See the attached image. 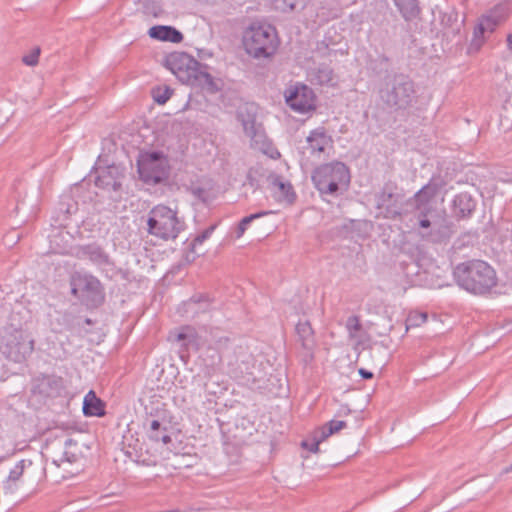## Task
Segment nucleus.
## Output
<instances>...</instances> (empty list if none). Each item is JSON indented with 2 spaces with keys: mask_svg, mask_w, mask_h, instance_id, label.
<instances>
[{
  "mask_svg": "<svg viewBox=\"0 0 512 512\" xmlns=\"http://www.w3.org/2000/svg\"><path fill=\"white\" fill-rule=\"evenodd\" d=\"M243 128L247 136L253 138L256 136L255 120H243Z\"/></svg>",
  "mask_w": 512,
  "mask_h": 512,
  "instance_id": "nucleus-43",
  "label": "nucleus"
},
{
  "mask_svg": "<svg viewBox=\"0 0 512 512\" xmlns=\"http://www.w3.org/2000/svg\"><path fill=\"white\" fill-rule=\"evenodd\" d=\"M285 394H286V395H288V394H289V386H286Z\"/></svg>",
  "mask_w": 512,
  "mask_h": 512,
  "instance_id": "nucleus-55",
  "label": "nucleus"
},
{
  "mask_svg": "<svg viewBox=\"0 0 512 512\" xmlns=\"http://www.w3.org/2000/svg\"><path fill=\"white\" fill-rule=\"evenodd\" d=\"M345 326H346V329H347L350 337H356L357 333L362 328L360 319L356 315H352V316L348 317Z\"/></svg>",
  "mask_w": 512,
  "mask_h": 512,
  "instance_id": "nucleus-40",
  "label": "nucleus"
},
{
  "mask_svg": "<svg viewBox=\"0 0 512 512\" xmlns=\"http://www.w3.org/2000/svg\"><path fill=\"white\" fill-rule=\"evenodd\" d=\"M346 427L347 423L345 421L331 420L318 429L320 433V440H326L331 435Z\"/></svg>",
  "mask_w": 512,
  "mask_h": 512,
  "instance_id": "nucleus-32",
  "label": "nucleus"
},
{
  "mask_svg": "<svg viewBox=\"0 0 512 512\" xmlns=\"http://www.w3.org/2000/svg\"><path fill=\"white\" fill-rule=\"evenodd\" d=\"M350 178L349 168L340 161L320 164L311 174L313 185L321 195L338 196L347 190Z\"/></svg>",
  "mask_w": 512,
  "mask_h": 512,
  "instance_id": "nucleus-4",
  "label": "nucleus"
},
{
  "mask_svg": "<svg viewBox=\"0 0 512 512\" xmlns=\"http://www.w3.org/2000/svg\"><path fill=\"white\" fill-rule=\"evenodd\" d=\"M162 374H164V371H162ZM162 376H163V375H161V376L158 378V381H162V379H161V377H162ZM163 382H164V384H168V382H169V381H168L167 379H164V380H163Z\"/></svg>",
  "mask_w": 512,
  "mask_h": 512,
  "instance_id": "nucleus-49",
  "label": "nucleus"
},
{
  "mask_svg": "<svg viewBox=\"0 0 512 512\" xmlns=\"http://www.w3.org/2000/svg\"><path fill=\"white\" fill-rule=\"evenodd\" d=\"M511 11V3L509 1H502L482 15L474 28L469 51H479L485 42V33H493L498 25L507 20Z\"/></svg>",
  "mask_w": 512,
  "mask_h": 512,
  "instance_id": "nucleus-8",
  "label": "nucleus"
},
{
  "mask_svg": "<svg viewBox=\"0 0 512 512\" xmlns=\"http://www.w3.org/2000/svg\"><path fill=\"white\" fill-rule=\"evenodd\" d=\"M40 48L39 47H35L30 54L28 55H25L23 56L22 58V61L25 65L27 66H36L38 64V61H39V56H40Z\"/></svg>",
  "mask_w": 512,
  "mask_h": 512,
  "instance_id": "nucleus-42",
  "label": "nucleus"
},
{
  "mask_svg": "<svg viewBox=\"0 0 512 512\" xmlns=\"http://www.w3.org/2000/svg\"><path fill=\"white\" fill-rule=\"evenodd\" d=\"M207 352H213L210 356L208 366L214 367L222 362V353L230 346L231 340L228 336L220 334L218 329H211L209 338L206 340Z\"/></svg>",
  "mask_w": 512,
  "mask_h": 512,
  "instance_id": "nucleus-15",
  "label": "nucleus"
},
{
  "mask_svg": "<svg viewBox=\"0 0 512 512\" xmlns=\"http://www.w3.org/2000/svg\"><path fill=\"white\" fill-rule=\"evenodd\" d=\"M32 466V461L22 459L9 471L7 478L2 483L4 495H14L23 485L24 471Z\"/></svg>",
  "mask_w": 512,
  "mask_h": 512,
  "instance_id": "nucleus-16",
  "label": "nucleus"
},
{
  "mask_svg": "<svg viewBox=\"0 0 512 512\" xmlns=\"http://www.w3.org/2000/svg\"><path fill=\"white\" fill-rule=\"evenodd\" d=\"M416 210L418 211V224L421 228L428 229L431 227L433 228V220H429L427 218V215L429 212H431L432 207H427V210L424 209V206L421 205H415Z\"/></svg>",
  "mask_w": 512,
  "mask_h": 512,
  "instance_id": "nucleus-38",
  "label": "nucleus"
},
{
  "mask_svg": "<svg viewBox=\"0 0 512 512\" xmlns=\"http://www.w3.org/2000/svg\"><path fill=\"white\" fill-rule=\"evenodd\" d=\"M168 340L171 342L180 343L181 347L186 351H188L190 347H194V345H196L195 332L189 326L182 327L179 331H171L169 333Z\"/></svg>",
  "mask_w": 512,
  "mask_h": 512,
  "instance_id": "nucleus-28",
  "label": "nucleus"
},
{
  "mask_svg": "<svg viewBox=\"0 0 512 512\" xmlns=\"http://www.w3.org/2000/svg\"><path fill=\"white\" fill-rule=\"evenodd\" d=\"M333 142L324 127H318L310 131L306 138V146L304 149L310 153L311 156L318 159L325 152L326 148Z\"/></svg>",
  "mask_w": 512,
  "mask_h": 512,
  "instance_id": "nucleus-17",
  "label": "nucleus"
},
{
  "mask_svg": "<svg viewBox=\"0 0 512 512\" xmlns=\"http://www.w3.org/2000/svg\"><path fill=\"white\" fill-rule=\"evenodd\" d=\"M323 441L324 440H320V433L318 430H316L314 432L313 440L312 441L304 440V441H302L301 446L312 453H316L319 450L320 443Z\"/></svg>",
  "mask_w": 512,
  "mask_h": 512,
  "instance_id": "nucleus-41",
  "label": "nucleus"
},
{
  "mask_svg": "<svg viewBox=\"0 0 512 512\" xmlns=\"http://www.w3.org/2000/svg\"><path fill=\"white\" fill-rule=\"evenodd\" d=\"M314 80L320 85L332 84L334 80L333 69L325 64L320 65L313 73Z\"/></svg>",
  "mask_w": 512,
  "mask_h": 512,
  "instance_id": "nucleus-31",
  "label": "nucleus"
},
{
  "mask_svg": "<svg viewBox=\"0 0 512 512\" xmlns=\"http://www.w3.org/2000/svg\"><path fill=\"white\" fill-rule=\"evenodd\" d=\"M287 105L294 111L306 113L315 109L313 90L305 84H297L285 93Z\"/></svg>",
  "mask_w": 512,
  "mask_h": 512,
  "instance_id": "nucleus-12",
  "label": "nucleus"
},
{
  "mask_svg": "<svg viewBox=\"0 0 512 512\" xmlns=\"http://www.w3.org/2000/svg\"><path fill=\"white\" fill-rule=\"evenodd\" d=\"M235 363H230L231 366H235L232 373L236 378L241 377L248 382H260L262 379L254 375V357L252 353L248 351V348L243 345H239L234 350Z\"/></svg>",
  "mask_w": 512,
  "mask_h": 512,
  "instance_id": "nucleus-13",
  "label": "nucleus"
},
{
  "mask_svg": "<svg viewBox=\"0 0 512 512\" xmlns=\"http://www.w3.org/2000/svg\"><path fill=\"white\" fill-rule=\"evenodd\" d=\"M137 168L139 178L148 185L163 183L169 177V162L162 152L140 154Z\"/></svg>",
  "mask_w": 512,
  "mask_h": 512,
  "instance_id": "nucleus-10",
  "label": "nucleus"
},
{
  "mask_svg": "<svg viewBox=\"0 0 512 512\" xmlns=\"http://www.w3.org/2000/svg\"><path fill=\"white\" fill-rule=\"evenodd\" d=\"M71 442H72V439H70V438H69V439H67V440L65 441V445L67 446V445L71 444Z\"/></svg>",
  "mask_w": 512,
  "mask_h": 512,
  "instance_id": "nucleus-52",
  "label": "nucleus"
},
{
  "mask_svg": "<svg viewBox=\"0 0 512 512\" xmlns=\"http://www.w3.org/2000/svg\"><path fill=\"white\" fill-rule=\"evenodd\" d=\"M55 336L56 341L60 345V349H57L55 346L51 348L53 350L51 354L55 358H66L69 354H71V343L66 335H62L61 333H57Z\"/></svg>",
  "mask_w": 512,
  "mask_h": 512,
  "instance_id": "nucleus-33",
  "label": "nucleus"
},
{
  "mask_svg": "<svg viewBox=\"0 0 512 512\" xmlns=\"http://www.w3.org/2000/svg\"><path fill=\"white\" fill-rule=\"evenodd\" d=\"M207 402L210 403V404L211 403H216L215 400L213 398H211V397L207 398Z\"/></svg>",
  "mask_w": 512,
  "mask_h": 512,
  "instance_id": "nucleus-50",
  "label": "nucleus"
},
{
  "mask_svg": "<svg viewBox=\"0 0 512 512\" xmlns=\"http://www.w3.org/2000/svg\"><path fill=\"white\" fill-rule=\"evenodd\" d=\"M380 59H381V62H388L389 61V58L387 56H385V55H381Z\"/></svg>",
  "mask_w": 512,
  "mask_h": 512,
  "instance_id": "nucleus-47",
  "label": "nucleus"
},
{
  "mask_svg": "<svg viewBox=\"0 0 512 512\" xmlns=\"http://www.w3.org/2000/svg\"><path fill=\"white\" fill-rule=\"evenodd\" d=\"M421 318H422V321H423V322H424V321H426V319H427L426 314H421Z\"/></svg>",
  "mask_w": 512,
  "mask_h": 512,
  "instance_id": "nucleus-51",
  "label": "nucleus"
},
{
  "mask_svg": "<svg viewBox=\"0 0 512 512\" xmlns=\"http://www.w3.org/2000/svg\"><path fill=\"white\" fill-rule=\"evenodd\" d=\"M213 355V352H207V348L204 351V361L206 362V365L208 366V363L210 362V356Z\"/></svg>",
  "mask_w": 512,
  "mask_h": 512,
  "instance_id": "nucleus-45",
  "label": "nucleus"
},
{
  "mask_svg": "<svg viewBox=\"0 0 512 512\" xmlns=\"http://www.w3.org/2000/svg\"><path fill=\"white\" fill-rule=\"evenodd\" d=\"M105 402L90 390L83 399V414L87 417H103L106 414Z\"/></svg>",
  "mask_w": 512,
  "mask_h": 512,
  "instance_id": "nucleus-23",
  "label": "nucleus"
},
{
  "mask_svg": "<svg viewBox=\"0 0 512 512\" xmlns=\"http://www.w3.org/2000/svg\"><path fill=\"white\" fill-rule=\"evenodd\" d=\"M53 463H54L57 467H59V466H60V463H59L57 460H54V461H53Z\"/></svg>",
  "mask_w": 512,
  "mask_h": 512,
  "instance_id": "nucleus-54",
  "label": "nucleus"
},
{
  "mask_svg": "<svg viewBox=\"0 0 512 512\" xmlns=\"http://www.w3.org/2000/svg\"><path fill=\"white\" fill-rule=\"evenodd\" d=\"M84 322H85L86 324H88V325L92 323V322H91V320H90L89 318H86V319L84 320Z\"/></svg>",
  "mask_w": 512,
  "mask_h": 512,
  "instance_id": "nucleus-53",
  "label": "nucleus"
},
{
  "mask_svg": "<svg viewBox=\"0 0 512 512\" xmlns=\"http://www.w3.org/2000/svg\"><path fill=\"white\" fill-rule=\"evenodd\" d=\"M379 98L392 110H406L417 102L415 83L406 74H387L379 89Z\"/></svg>",
  "mask_w": 512,
  "mask_h": 512,
  "instance_id": "nucleus-3",
  "label": "nucleus"
},
{
  "mask_svg": "<svg viewBox=\"0 0 512 512\" xmlns=\"http://www.w3.org/2000/svg\"><path fill=\"white\" fill-rule=\"evenodd\" d=\"M507 46L509 50H512V33L507 36Z\"/></svg>",
  "mask_w": 512,
  "mask_h": 512,
  "instance_id": "nucleus-46",
  "label": "nucleus"
},
{
  "mask_svg": "<svg viewBox=\"0 0 512 512\" xmlns=\"http://www.w3.org/2000/svg\"><path fill=\"white\" fill-rule=\"evenodd\" d=\"M205 394L216 396L217 392L216 391H207V390H205Z\"/></svg>",
  "mask_w": 512,
  "mask_h": 512,
  "instance_id": "nucleus-48",
  "label": "nucleus"
},
{
  "mask_svg": "<svg viewBox=\"0 0 512 512\" xmlns=\"http://www.w3.org/2000/svg\"><path fill=\"white\" fill-rule=\"evenodd\" d=\"M405 20L414 19L419 13L417 0H393Z\"/></svg>",
  "mask_w": 512,
  "mask_h": 512,
  "instance_id": "nucleus-29",
  "label": "nucleus"
},
{
  "mask_svg": "<svg viewBox=\"0 0 512 512\" xmlns=\"http://www.w3.org/2000/svg\"><path fill=\"white\" fill-rule=\"evenodd\" d=\"M184 305L195 313L206 312L210 307V299L207 295L195 294L189 298Z\"/></svg>",
  "mask_w": 512,
  "mask_h": 512,
  "instance_id": "nucleus-30",
  "label": "nucleus"
},
{
  "mask_svg": "<svg viewBox=\"0 0 512 512\" xmlns=\"http://www.w3.org/2000/svg\"><path fill=\"white\" fill-rule=\"evenodd\" d=\"M71 293L88 308H97L105 301L100 280L88 273H75L71 277Z\"/></svg>",
  "mask_w": 512,
  "mask_h": 512,
  "instance_id": "nucleus-9",
  "label": "nucleus"
},
{
  "mask_svg": "<svg viewBox=\"0 0 512 512\" xmlns=\"http://www.w3.org/2000/svg\"><path fill=\"white\" fill-rule=\"evenodd\" d=\"M274 185L278 188L280 195L284 200L288 202L294 201L296 195L293 191L292 185L289 182H283L280 179H276L274 181Z\"/></svg>",
  "mask_w": 512,
  "mask_h": 512,
  "instance_id": "nucleus-36",
  "label": "nucleus"
},
{
  "mask_svg": "<svg viewBox=\"0 0 512 512\" xmlns=\"http://www.w3.org/2000/svg\"><path fill=\"white\" fill-rule=\"evenodd\" d=\"M80 252L83 257L88 258L98 266L108 265L110 263L109 255L96 243L82 246Z\"/></svg>",
  "mask_w": 512,
  "mask_h": 512,
  "instance_id": "nucleus-27",
  "label": "nucleus"
},
{
  "mask_svg": "<svg viewBox=\"0 0 512 512\" xmlns=\"http://www.w3.org/2000/svg\"><path fill=\"white\" fill-rule=\"evenodd\" d=\"M404 197L396 183L386 182L382 189L375 194V207L385 218L395 219L402 214Z\"/></svg>",
  "mask_w": 512,
  "mask_h": 512,
  "instance_id": "nucleus-11",
  "label": "nucleus"
},
{
  "mask_svg": "<svg viewBox=\"0 0 512 512\" xmlns=\"http://www.w3.org/2000/svg\"><path fill=\"white\" fill-rule=\"evenodd\" d=\"M150 416L146 418L144 426L147 428L148 437L154 442H162L167 444L171 442V437L168 434V429L165 423L160 420L159 416H154L152 411L149 412Z\"/></svg>",
  "mask_w": 512,
  "mask_h": 512,
  "instance_id": "nucleus-21",
  "label": "nucleus"
},
{
  "mask_svg": "<svg viewBox=\"0 0 512 512\" xmlns=\"http://www.w3.org/2000/svg\"><path fill=\"white\" fill-rule=\"evenodd\" d=\"M166 67L184 84L201 87L214 93L219 90L208 66L185 52H174L166 57Z\"/></svg>",
  "mask_w": 512,
  "mask_h": 512,
  "instance_id": "nucleus-2",
  "label": "nucleus"
},
{
  "mask_svg": "<svg viewBox=\"0 0 512 512\" xmlns=\"http://www.w3.org/2000/svg\"><path fill=\"white\" fill-rule=\"evenodd\" d=\"M146 224L147 233L163 241L175 240L186 227L178 211L164 204H158L148 212Z\"/></svg>",
  "mask_w": 512,
  "mask_h": 512,
  "instance_id": "nucleus-5",
  "label": "nucleus"
},
{
  "mask_svg": "<svg viewBox=\"0 0 512 512\" xmlns=\"http://www.w3.org/2000/svg\"><path fill=\"white\" fill-rule=\"evenodd\" d=\"M33 350L34 341L25 330L7 325L0 331V352L6 359L22 363Z\"/></svg>",
  "mask_w": 512,
  "mask_h": 512,
  "instance_id": "nucleus-7",
  "label": "nucleus"
},
{
  "mask_svg": "<svg viewBox=\"0 0 512 512\" xmlns=\"http://www.w3.org/2000/svg\"><path fill=\"white\" fill-rule=\"evenodd\" d=\"M511 470H512V463H511V466L506 471L508 472V471H511Z\"/></svg>",
  "mask_w": 512,
  "mask_h": 512,
  "instance_id": "nucleus-56",
  "label": "nucleus"
},
{
  "mask_svg": "<svg viewBox=\"0 0 512 512\" xmlns=\"http://www.w3.org/2000/svg\"><path fill=\"white\" fill-rule=\"evenodd\" d=\"M49 325L53 332L62 333L80 326L79 317L70 311L54 310L49 313Z\"/></svg>",
  "mask_w": 512,
  "mask_h": 512,
  "instance_id": "nucleus-19",
  "label": "nucleus"
},
{
  "mask_svg": "<svg viewBox=\"0 0 512 512\" xmlns=\"http://www.w3.org/2000/svg\"><path fill=\"white\" fill-rule=\"evenodd\" d=\"M215 229V226L212 225L208 228H206L203 232H201L199 235H197L193 241L191 242L190 244V250L191 252L193 253H197L199 255V253L196 251V247L198 245H201L204 241H206L210 236L211 234L213 233Z\"/></svg>",
  "mask_w": 512,
  "mask_h": 512,
  "instance_id": "nucleus-39",
  "label": "nucleus"
},
{
  "mask_svg": "<svg viewBox=\"0 0 512 512\" xmlns=\"http://www.w3.org/2000/svg\"><path fill=\"white\" fill-rule=\"evenodd\" d=\"M296 333L301 342L302 347L308 352V356L312 358V351L315 347L314 331L309 321H300L296 325Z\"/></svg>",
  "mask_w": 512,
  "mask_h": 512,
  "instance_id": "nucleus-26",
  "label": "nucleus"
},
{
  "mask_svg": "<svg viewBox=\"0 0 512 512\" xmlns=\"http://www.w3.org/2000/svg\"><path fill=\"white\" fill-rule=\"evenodd\" d=\"M358 373L362 377V379H364V380H370V379L373 378V373L371 371H368V370L364 369V368H360L358 370Z\"/></svg>",
  "mask_w": 512,
  "mask_h": 512,
  "instance_id": "nucleus-44",
  "label": "nucleus"
},
{
  "mask_svg": "<svg viewBox=\"0 0 512 512\" xmlns=\"http://www.w3.org/2000/svg\"><path fill=\"white\" fill-rule=\"evenodd\" d=\"M457 285L474 295H486L497 286L498 278L494 268L479 259L459 263L453 270Z\"/></svg>",
  "mask_w": 512,
  "mask_h": 512,
  "instance_id": "nucleus-1",
  "label": "nucleus"
},
{
  "mask_svg": "<svg viewBox=\"0 0 512 512\" xmlns=\"http://www.w3.org/2000/svg\"><path fill=\"white\" fill-rule=\"evenodd\" d=\"M270 213H271L270 211H260V212H257V213H254V214H251L249 216H246V217L242 218L241 221L238 224V228H237V231H236V237L240 238L245 233V231L247 230L248 225L252 221H254V220L258 219V218H261V217H263L265 215H268Z\"/></svg>",
  "mask_w": 512,
  "mask_h": 512,
  "instance_id": "nucleus-35",
  "label": "nucleus"
},
{
  "mask_svg": "<svg viewBox=\"0 0 512 512\" xmlns=\"http://www.w3.org/2000/svg\"><path fill=\"white\" fill-rule=\"evenodd\" d=\"M151 94L153 100L159 104L164 105L172 96L173 90L169 86H157L152 88Z\"/></svg>",
  "mask_w": 512,
  "mask_h": 512,
  "instance_id": "nucleus-34",
  "label": "nucleus"
},
{
  "mask_svg": "<svg viewBox=\"0 0 512 512\" xmlns=\"http://www.w3.org/2000/svg\"><path fill=\"white\" fill-rule=\"evenodd\" d=\"M511 470H512V463H511V466L506 471L508 472V471H511Z\"/></svg>",
  "mask_w": 512,
  "mask_h": 512,
  "instance_id": "nucleus-57",
  "label": "nucleus"
},
{
  "mask_svg": "<svg viewBox=\"0 0 512 512\" xmlns=\"http://www.w3.org/2000/svg\"><path fill=\"white\" fill-rule=\"evenodd\" d=\"M256 431L255 421L249 416L238 415L228 428V433L236 443H245Z\"/></svg>",
  "mask_w": 512,
  "mask_h": 512,
  "instance_id": "nucleus-18",
  "label": "nucleus"
},
{
  "mask_svg": "<svg viewBox=\"0 0 512 512\" xmlns=\"http://www.w3.org/2000/svg\"><path fill=\"white\" fill-rule=\"evenodd\" d=\"M476 209V200L467 192L455 195L452 201V212L458 219L471 217Z\"/></svg>",
  "mask_w": 512,
  "mask_h": 512,
  "instance_id": "nucleus-22",
  "label": "nucleus"
},
{
  "mask_svg": "<svg viewBox=\"0 0 512 512\" xmlns=\"http://www.w3.org/2000/svg\"><path fill=\"white\" fill-rule=\"evenodd\" d=\"M42 386H32L31 395L29 397L30 405L38 408L45 404L47 394L41 389Z\"/></svg>",
  "mask_w": 512,
  "mask_h": 512,
  "instance_id": "nucleus-37",
  "label": "nucleus"
},
{
  "mask_svg": "<svg viewBox=\"0 0 512 512\" xmlns=\"http://www.w3.org/2000/svg\"><path fill=\"white\" fill-rule=\"evenodd\" d=\"M123 178V171L116 165H110L97 170L94 183L103 190L117 192L122 188Z\"/></svg>",
  "mask_w": 512,
  "mask_h": 512,
  "instance_id": "nucleus-14",
  "label": "nucleus"
},
{
  "mask_svg": "<svg viewBox=\"0 0 512 512\" xmlns=\"http://www.w3.org/2000/svg\"><path fill=\"white\" fill-rule=\"evenodd\" d=\"M148 34L151 38L180 43L183 40V34L172 26L156 25L149 29Z\"/></svg>",
  "mask_w": 512,
  "mask_h": 512,
  "instance_id": "nucleus-25",
  "label": "nucleus"
},
{
  "mask_svg": "<svg viewBox=\"0 0 512 512\" xmlns=\"http://www.w3.org/2000/svg\"><path fill=\"white\" fill-rule=\"evenodd\" d=\"M453 222L443 217L438 220H433V228L430 231V237L434 242H446L454 234Z\"/></svg>",
  "mask_w": 512,
  "mask_h": 512,
  "instance_id": "nucleus-24",
  "label": "nucleus"
},
{
  "mask_svg": "<svg viewBox=\"0 0 512 512\" xmlns=\"http://www.w3.org/2000/svg\"><path fill=\"white\" fill-rule=\"evenodd\" d=\"M276 29L268 24L253 23L243 35V45L246 52L254 58L272 56L278 48Z\"/></svg>",
  "mask_w": 512,
  "mask_h": 512,
  "instance_id": "nucleus-6",
  "label": "nucleus"
},
{
  "mask_svg": "<svg viewBox=\"0 0 512 512\" xmlns=\"http://www.w3.org/2000/svg\"><path fill=\"white\" fill-rule=\"evenodd\" d=\"M444 185L445 183L441 177H432L426 185L415 193L410 202L414 205L424 206V209L427 210V207H431L429 202L437 196Z\"/></svg>",
  "mask_w": 512,
  "mask_h": 512,
  "instance_id": "nucleus-20",
  "label": "nucleus"
}]
</instances>
